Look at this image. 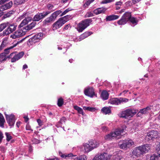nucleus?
<instances>
[{
    "mask_svg": "<svg viewBox=\"0 0 160 160\" xmlns=\"http://www.w3.org/2000/svg\"><path fill=\"white\" fill-rule=\"evenodd\" d=\"M86 38L85 37V36L83 35V34H82L80 36L79 41L82 40Z\"/></svg>",
    "mask_w": 160,
    "mask_h": 160,
    "instance_id": "nucleus-60",
    "label": "nucleus"
},
{
    "mask_svg": "<svg viewBox=\"0 0 160 160\" xmlns=\"http://www.w3.org/2000/svg\"><path fill=\"white\" fill-rule=\"evenodd\" d=\"M95 0H88L84 4V5H86L87 6H88L90 5V4L93 2Z\"/></svg>",
    "mask_w": 160,
    "mask_h": 160,
    "instance_id": "nucleus-55",
    "label": "nucleus"
},
{
    "mask_svg": "<svg viewBox=\"0 0 160 160\" xmlns=\"http://www.w3.org/2000/svg\"><path fill=\"white\" fill-rule=\"evenodd\" d=\"M143 154L148 152L150 149V146L149 144H145L143 145L139 146Z\"/></svg>",
    "mask_w": 160,
    "mask_h": 160,
    "instance_id": "nucleus-18",
    "label": "nucleus"
},
{
    "mask_svg": "<svg viewBox=\"0 0 160 160\" xmlns=\"http://www.w3.org/2000/svg\"><path fill=\"white\" fill-rule=\"evenodd\" d=\"M128 21L122 17L121 19L118 21V23L120 25H124Z\"/></svg>",
    "mask_w": 160,
    "mask_h": 160,
    "instance_id": "nucleus-34",
    "label": "nucleus"
},
{
    "mask_svg": "<svg viewBox=\"0 0 160 160\" xmlns=\"http://www.w3.org/2000/svg\"><path fill=\"white\" fill-rule=\"evenodd\" d=\"M26 34V31H25L22 28L18 29L16 31L14 32L12 34L10 35V38L15 39L22 36Z\"/></svg>",
    "mask_w": 160,
    "mask_h": 160,
    "instance_id": "nucleus-9",
    "label": "nucleus"
},
{
    "mask_svg": "<svg viewBox=\"0 0 160 160\" xmlns=\"http://www.w3.org/2000/svg\"><path fill=\"white\" fill-rule=\"evenodd\" d=\"M26 130H31L32 131H33V130L31 129L30 126L28 124H27V125L26 126Z\"/></svg>",
    "mask_w": 160,
    "mask_h": 160,
    "instance_id": "nucleus-57",
    "label": "nucleus"
},
{
    "mask_svg": "<svg viewBox=\"0 0 160 160\" xmlns=\"http://www.w3.org/2000/svg\"><path fill=\"white\" fill-rule=\"evenodd\" d=\"M107 9L104 7L98 8L93 11V13L96 15H98L101 13H104Z\"/></svg>",
    "mask_w": 160,
    "mask_h": 160,
    "instance_id": "nucleus-19",
    "label": "nucleus"
},
{
    "mask_svg": "<svg viewBox=\"0 0 160 160\" xmlns=\"http://www.w3.org/2000/svg\"><path fill=\"white\" fill-rule=\"evenodd\" d=\"M119 16L116 15H111L107 16L106 18V21H111L118 19Z\"/></svg>",
    "mask_w": 160,
    "mask_h": 160,
    "instance_id": "nucleus-24",
    "label": "nucleus"
},
{
    "mask_svg": "<svg viewBox=\"0 0 160 160\" xmlns=\"http://www.w3.org/2000/svg\"><path fill=\"white\" fill-rule=\"evenodd\" d=\"M83 108L84 110H87L88 111L91 112L94 111L95 110L94 108L90 107H89L84 106L83 107Z\"/></svg>",
    "mask_w": 160,
    "mask_h": 160,
    "instance_id": "nucleus-40",
    "label": "nucleus"
},
{
    "mask_svg": "<svg viewBox=\"0 0 160 160\" xmlns=\"http://www.w3.org/2000/svg\"><path fill=\"white\" fill-rule=\"evenodd\" d=\"M5 115L8 123L10 126H13L15 121L14 115L11 114L10 115H8L5 113Z\"/></svg>",
    "mask_w": 160,
    "mask_h": 160,
    "instance_id": "nucleus-12",
    "label": "nucleus"
},
{
    "mask_svg": "<svg viewBox=\"0 0 160 160\" xmlns=\"http://www.w3.org/2000/svg\"><path fill=\"white\" fill-rule=\"evenodd\" d=\"M38 40L37 38V37L34 35L32 38H30L29 39L28 41L29 42L35 43Z\"/></svg>",
    "mask_w": 160,
    "mask_h": 160,
    "instance_id": "nucleus-37",
    "label": "nucleus"
},
{
    "mask_svg": "<svg viewBox=\"0 0 160 160\" xmlns=\"http://www.w3.org/2000/svg\"><path fill=\"white\" fill-rule=\"evenodd\" d=\"M38 40H39L41 39L42 37V36L43 34L42 33H39L35 35Z\"/></svg>",
    "mask_w": 160,
    "mask_h": 160,
    "instance_id": "nucleus-49",
    "label": "nucleus"
},
{
    "mask_svg": "<svg viewBox=\"0 0 160 160\" xmlns=\"http://www.w3.org/2000/svg\"><path fill=\"white\" fill-rule=\"evenodd\" d=\"M89 144L92 150L98 147L99 145L98 142L96 140H93L89 141Z\"/></svg>",
    "mask_w": 160,
    "mask_h": 160,
    "instance_id": "nucleus-20",
    "label": "nucleus"
},
{
    "mask_svg": "<svg viewBox=\"0 0 160 160\" xmlns=\"http://www.w3.org/2000/svg\"><path fill=\"white\" fill-rule=\"evenodd\" d=\"M5 120L2 115L0 113V126L2 127H4V123Z\"/></svg>",
    "mask_w": 160,
    "mask_h": 160,
    "instance_id": "nucleus-32",
    "label": "nucleus"
},
{
    "mask_svg": "<svg viewBox=\"0 0 160 160\" xmlns=\"http://www.w3.org/2000/svg\"><path fill=\"white\" fill-rule=\"evenodd\" d=\"M65 23V21H62L61 18H60L56 22L53 24V29H56L60 28L63 24Z\"/></svg>",
    "mask_w": 160,
    "mask_h": 160,
    "instance_id": "nucleus-15",
    "label": "nucleus"
},
{
    "mask_svg": "<svg viewBox=\"0 0 160 160\" xmlns=\"http://www.w3.org/2000/svg\"><path fill=\"white\" fill-rule=\"evenodd\" d=\"M5 135L6 136V140L7 141H9L12 138V137L10 134L8 132H6Z\"/></svg>",
    "mask_w": 160,
    "mask_h": 160,
    "instance_id": "nucleus-46",
    "label": "nucleus"
},
{
    "mask_svg": "<svg viewBox=\"0 0 160 160\" xmlns=\"http://www.w3.org/2000/svg\"><path fill=\"white\" fill-rule=\"evenodd\" d=\"M32 19L31 17H28L24 19L21 22L19 26L22 27L23 26L27 24Z\"/></svg>",
    "mask_w": 160,
    "mask_h": 160,
    "instance_id": "nucleus-25",
    "label": "nucleus"
},
{
    "mask_svg": "<svg viewBox=\"0 0 160 160\" xmlns=\"http://www.w3.org/2000/svg\"><path fill=\"white\" fill-rule=\"evenodd\" d=\"M72 9H71L70 8H69L68 9H66L62 13V14L60 15L61 16H62L65 14H66L67 12H68L69 11L72 10Z\"/></svg>",
    "mask_w": 160,
    "mask_h": 160,
    "instance_id": "nucleus-51",
    "label": "nucleus"
},
{
    "mask_svg": "<svg viewBox=\"0 0 160 160\" xmlns=\"http://www.w3.org/2000/svg\"><path fill=\"white\" fill-rule=\"evenodd\" d=\"M37 122L38 124V125L40 126H41L42 124H43V122H42L41 121V120H40V119H38L37 120Z\"/></svg>",
    "mask_w": 160,
    "mask_h": 160,
    "instance_id": "nucleus-56",
    "label": "nucleus"
},
{
    "mask_svg": "<svg viewBox=\"0 0 160 160\" xmlns=\"http://www.w3.org/2000/svg\"><path fill=\"white\" fill-rule=\"evenodd\" d=\"M12 5V1L6 4L0 6V12H2L5 10L10 8Z\"/></svg>",
    "mask_w": 160,
    "mask_h": 160,
    "instance_id": "nucleus-16",
    "label": "nucleus"
},
{
    "mask_svg": "<svg viewBox=\"0 0 160 160\" xmlns=\"http://www.w3.org/2000/svg\"><path fill=\"white\" fill-rule=\"evenodd\" d=\"M158 137V133L157 131H152L147 134L146 136V140L149 141L150 140H154V139Z\"/></svg>",
    "mask_w": 160,
    "mask_h": 160,
    "instance_id": "nucleus-8",
    "label": "nucleus"
},
{
    "mask_svg": "<svg viewBox=\"0 0 160 160\" xmlns=\"http://www.w3.org/2000/svg\"><path fill=\"white\" fill-rule=\"evenodd\" d=\"M92 21L90 18L85 19L79 23L78 25L77 30L79 32H82L89 25L90 23Z\"/></svg>",
    "mask_w": 160,
    "mask_h": 160,
    "instance_id": "nucleus-5",
    "label": "nucleus"
},
{
    "mask_svg": "<svg viewBox=\"0 0 160 160\" xmlns=\"http://www.w3.org/2000/svg\"><path fill=\"white\" fill-rule=\"evenodd\" d=\"M137 112V110H135L128 109L121 112L119 116L121 118H128L132 117Z\"/></svg>",
    "mask_w": 160,
    "mask_h": 160,
    "instance_id": "nucleus-4",
    "label": "nucleus"
},
{
    "mask_svg": "<svg viewBox=\"0 0 160 160\" xmlns=\"http://www.w3.org/2000/svg\"><path fill=\"white\" fill-rule=\"evenodd\" d=\"M94 16L93 13L90 12H88L85 15V18H88L92 17Z\"/></svg>",
    "mask_w": 160,
    "mask_h": 160,
    "instance_id": "nucleus-48",
    "label": "nucleus"
},
{
    "mask_svg": "<svg viewBox=\"0 0 160 160\" xmlns=\"http://www.w3.org/2000/svg\"><path fill=\"white\" fill-rule=\"evenodd\" d=\"M119 99L117 98H112L110 99L109 102L112 104H114L115 105H118L120 104Z\"/></svg>",
    "mask_w": 160,
    "mask_h": 160,
    "instance_id": "nucleus-27",
    "label": "nucleus"
},
{
    "mask_svg": "<svg viewBox=\"0 0 160 160\" xmlns=\"http://www.w3.org/2000/svg\"><path fill=\"white\" fill-rule=\"evenodd\" d=\"M108 94L106 91H103L102 92L101 97L103 100H106L108 99Z\"/></svg>",
    "mask_w": 160,
    "mask_h": 160,
    "instance_id": "nucleus-26",
    "label": "nucleus"
},
{
    "mask_svg": "<svg viewBox=\"0 0 160 160\" xmlns=\"http://www.w3.org/2000/svg\"><path fill=\"white\" fill-rule=\"evenodd\" d=\"M14 12L12 10L9 11L4 15L2 17V19H4L7 18H8L10 17L11 15L14 14Z\"/></svg>",
    "mask_w": 160,
    "mask_h": 160,
    "instance_id": "nucleus-31",
    "label": "nucleus"
},
{
    "mask_svg": "<svg viewBox=\"0 0 160 160\" xmlns=\"http://www.w3.org/2000/svg\"><path fill=\"white\" fill-rule=\"evenodd\" d=\"M123 131V129L121 130L117 129L114 132L106 135L105 137V139L107 140H111L113 139H118L121 138Z\"/></svg>",
    "mask_w": 160,
    "mask_h": 160,
    "instance_id": "nucleus-2",
    "label": "nucleus"
},
{
    "mask_svg": "<svg viewBox=\"0 0 160 160\" xmlns=\"http://www.w3.org/2000/svg\"><path fill=\"white\" fill-rule=\"evenodd\" d=\"M50 13V12L49 11H46L41 13H38L34 17L33 20L34 21H38Z\"/></svg>",
    "mask_w": 160,
    "mask_h": 160,
    "instance_id": "nucleus-10",
    "label": "nucleus"
},
{
    "mask_svg": "<svg viewBox=\"0 0 160 160\" xmlns=\"http://www.w3.org/2000/svg\"><path fill=\"white\" fill-rule=\"evenodd\" d=\"M159 107L158 105H156L155 106H153L152 104H151L146 108L140 109L138 113V114L140 113L142 114L150 113L154 111L159 110Z\"/></svg>",
    "mask_w": 160,
    "mask_h": 160,
    "instance_id": "nucleus-3",
    "label": "nucleus"
},
{
    "mask_svg": "<svg viewBox=\"0 0 160 160\" xmlns=\"http://www.w3.org/2000/svg\"><path fill=\"white\" fill-rule=\"evenodd\" d=\"M115 0H104L101 2V4H106L114 2Z\"/></svg>",
    "mask_w": 160,
    "mask_h": 160,
    "instance_id": "nucleus-50",
    "label": "nucleus"
},
{
    "mask_svg": "<svg viewBox=\"0 0 160 160\" xmlns=\"http://www.w3.org/2000/svg\"><path fill=\"white\" fill-rule=\"evenodd\" d=\"M129 21H130V22H131L132 23L136 24H137V22L138 21L137 20L136 18L131 17Z\"/></svg>",
    "mask_w": 160,
    "mask_h": 160,
    "instance_id": "nucleus-45",
    "label": "nucleus"
},
{
    "mask_svg": "<svg viewBox=\"0 0 160 160\" xmlns=\"http://www.w3.org/2000/svg\"><path fill=\"white\" fill-rule=\"evenodd\" d=\"M63 103V99L62 98H60L58 99V101L57 104L58 106L60 107L62 106Z\"/></svg>",
    "mask_w": 160,
    "mask_h": 160,
    "instance_id": "nucleus-41",
    "label": "nucleus"
},
{
    "mask_svg": "<svg viewBox=\"0 0 160 160\" xmlns=\"http://www.w3.org/2000/svg\"><path fill=\"white\" fill-rule=\"evenodd\" d=\"M3 53L0 54V63L2 62L5 61L7 58L6 56Z\"/></svg>",
    "mask_w": 160,
    "mask_h": 160,
    "instance_id": "nucleus-36",
    "label": "nucleus"
},
{
    "mask_svg": "<svg viewBox=\"0 0 160 160\" xmlns=\"http://www.w3.org/2000/svg\"><path fill=\"white\" fill-rule=\"evenodd\" d=\"M71 16L70 15H67L64 17H63L62 18H61V19H62V21L63 20L65 21V23L67 22L71 18Z\"/></svg>",
    "mask_w": 160,
    "mask_h": 160,
    "instance_id": "nucleus-43",
    "label": "nucleus"
},
{
    "mask_svg": "<svg viewBox=\"0 0 160 160\" xmlns=\"http://www.w3.org/2000/svg\"><path fill=\"white\" fill-rule=\"evenodd\" d=\"M157 154L151 156L149 160H160V149L157 146L156 147Z\"/></svg>",
    "mask_w": 160,
    "mask_h": 160,
    "instance_id": "nucleus-14",
    "label": "nucleus"
},
{
    "mask_svg": "<svg viewBox=\"0 0 160 160\" xmlns=\"http://www.w3.org/2000/svg\"><path fill=\"white\" fill-rule=\"evenodd\" d=\"M122 4V2L121 1L117 2L115 3L116 6H121Z\"/></svg>",
    "mask_w": 160,
    "mask_h": 160,
    "instance_id": "nucleus-59",
    "label": "nucleus"
},
{
    "mask_svg": "<svg viewBox=\"0 0 160 160\" xmlns=\"http://www.w3.org/2000/svg\"><path fill=\"white\" fill-rule=\"evenodd\" d=\"M87 157L85 155H82L74 159V160H87Z\"/></svg>",
    "mask_w": 160,
    "mask_h": 160,
    "instance_id": "nucleus-42",
    "label": "nucleus"
},
{
    "mask_svg": "<svg viewBox=\"0 0 160 160\" xmlns=\"http://www.w3.org/2000/svg\"><path fill=\"white\" fill-rule=\"evenodd\" d=\"M17 52H13L12 53L7 57L11 58V61L12 62H15L22 58L24 55L23 52H21L17 53Z\"/></svg>",
    "mask_w": 160,
    "mask_h": 160,
    "instance_id": "nucleus-6",
    "label": "nucleus"
},
{
    "mask_svg": "<svg viewBox=\"0 0 160 160\" xmlns=\"http://www.w3.org/2000/svg\"><path fill=\"white\" fill-rule=\"evenodd\" d=\"M84 94L92 98L95 95L94 90L93 88L88 87L84 89Z\"/></svg>",
    "mask_w": 160,
    "mask_h": 160,
    "instance_id": "nucleus-13",
    "label": "nucleus"
},
{
    "mask_svg": "<svg viewBox=\"0 0 160 160\" xmlns=\"http://www.w3.org/2000/svg\"><path fill=\"white\" fill-rule=\"evenodd\" d=\"M62 12L60 10H58L52 14L51 15L55 20L56 18Z\"/></svg>",
    "mask_w": 160,
    "mask_h": 160,
    "instance_id": "nucleus-35",
    "label": "nucleus"
},
{
    "mask_svg": "<svg viewBox=\"0 0 160 160\" xmlns=\"http://www.w3.org/2000/svg\"><path fill=\"white\" fill-rule=\"evenodd\" d=\"M92 33L91 32H86L83 33V35L85 36L86 38L91 35Z\"/></svg>",
    "mask_w": 160,
    "mask_h": 160,
    "instance_id": "nucleus-53",
    "label": "nucleus"
},
{
    "mask_svg": "<svg viewBox=\"0 0 160 160\" xmlns=\"http://www.w3.org/2000/svg\"><path fill=\"white\" fill-rule=\"evenodd\" d=\"M53 6L51 4H48L47 5L48 9V10H50V11H49V12H50V13L52 11H53L54 10V9H53Z\"/></svg>",
    "mask_w": 160,
    "mask_h": 160,
    "instance_id": "nucleus-44",
    "label": "nucleus"
},
{
    "mask_svg": "<svg viewBox=\"0 0 160 160\" xmlns=\"http://www.w3.org/2000/svg\"><path fill=\"white\" fill-rule=\"evenodd\" d=\"M3 138V134L2 132H0V143L2 142Z\"/></svg>",
    "mask_w": 160,
    "mask_h": 160,
    "instance_id": "nucleus-61",
    "label": "nucleus"
},
{
    "mask_svg": "<svg viewBox=\"0 0 160 160\" xmlns=\"http://www.w3.org/2000/svg\"><path fill=\"white\" fill-rule=\"evenodd\" d=\"M120 104H121L123 102H127L128 101V99L125 98H120L119 99Z\"/></svg>",
    "mask_w": 160,
    "mask_h": 160,
    "instance_id": "nucleus-47",
    "label": "nucleus"
},
{
    "mask_svg": "<svg viewBox=\"0 0 160 160\" xmlns=\"http://www.w3.org/2000/svg\"><path fill=\"white\" fill-rule=\"evenodd\" d=\"M32 141L33 143L35 144L39 143L40 142L36 138H33L32 140Z\"/></svg>",
    "mask_w": 160,
    "mask_h": 160,
    "instance_id": "nucleus-54",
    "label": "nucleus"
},
{
    "mask_svg": "<svg viewBox=\"0 0 160 160\" xmlns=\"http://www.w3.org/2000/svg\"><path fill=\"white\" fill-rule=\"evenodd\" d=\"M5 46V44L4 43V42L3 41L0 46V51L2 50L3 48Z\"/></svg>",
    "mask_w": 160,
    "mask_h": 160,
    "instance_id": "nucleus-58",
    "label": "nucleus"
},
{
    "mask_svg": "<svg viewBox=\"0 0 160 160\" xmlns=\"http://www.w3.org/2000/svg\"><path fill=\"white\" fill-rule=\"evenodd\" d=\"M26 0H14V4L17 5H21L24 3Z\"/></svg>",
    "mask_w": 160,
    "mask_h": 160,
    "instance_id": "nucleus-38",
    "label": "nucleus"
},
{
    "mask_svg": "<svg viewBox=\"0 0 160 160\" xmlns=\"http://www.w3.org/2000/svg\"><path fill=\"white\" fill-rule=\"evenodd\" d=\"M36 22H33L30 24L22 27V28L24 30L26 31V33L27 31H29L34 27L36 25Z\"/></svg>",
    "mask_w": 160,
    "mask_h": 160,
    "instance_id": "nucleus-21",
    "label": "nucleus"
},
{
    "mask_svg": "<svg viewBox=\"0 0 160 160\" xmlns=\"http://www.w3.org/2000/svg\"><path fill=\"white\" fill-rule=\"evenodd\" d=\"M132 154L133 155L137 157L143 154L139 146L137 147L134 149L132 152Z\"/></svg>",
    "mask_w": 160,
    "mask_h": 160,
    "instance_id": "nucleus-17",
    "label": "nucleus"
},
{
    "mask_svg": "<svg viewBox=\"0 0 160 160\" xmlns=\"http://www.w3.org/2000/svg\"><path fill=\"white\" fill-rule=\"evenodd\" d=\"M134 144V142L131 139L125 140L123 141L122 144L119 145L120 148L127 150Z\"/></svg>",
    "mask_w": 160,
    "mask_h": 160,
    "instance_id": "nucleus-7",
    "label": "nucleus"
},
{
    "mask_svg": "<svg viewBox=\"0 0 160 160\" xmlns=\"http://www.w3.org/2000/svg\"><path fill=\"white\" fill-rule=\"evenodd\" d=\"M15 46H11L8 48H7L4 50V52L2 53H4V54L6 55H6L8 54L10 52V50L12 49Z\"/></svg>",
    "mask_w": 160,
    "mask_h": 160,
    "instance_id": "nucleus-39",
    "label": "nucleus"
},
{
    "mask_svg": "<svg viewBox=\"0 0 160 160\" xmlns=\"http://www.w3.org/2000/svg\"><path fill=\"white\" fill-rule=\"evenodd\" d=\"M74 108L77 111L78 113L82 114V115H84V113L82 108L77 106H74Z\"/></svg>",
    "mask_w": 160,
    "mask_h": 160,
    "instance_id": "nucleus-33",
    "label": "nucleus"
},
{
    "mask_svg": "<svg viewBox=\"0 0 160 160\" xmlns=\"http://www.w3.org/2000/svg\"><path fill=\"white\" fill-rule=\"evenodd\" d=\"M101 111L105 114H109L111 112L110 108L109 107H104L102 109Z\"/></svg>",
    "mask_w": 160,
    "mask_h": 160,
    "instance_id": "nucleus-29",
    "label": "nucleus"
},
{
    "mask_svg": "<svg viewBox=\"0 0 160 160\" xmlns=\"http://www.w3.org/2000/svg\"><path fill=\"white\" fill-rule=\"evenodd\" d=\"M47 160H59V159L56 158H48Z\"/></svg>",
    "mask_w": 160,
    "mask_h": 160,
    "instance_id": "nucleus-64",
    "label": "nucleus"
},
{
    "mask_svg": "<svg viewBox=\"0 0 160 160\" xmlns=\"http://www.w3.org/2000/svg\"><path fill=\"white\" fill-rule=\"evenodd\" d=\"M111 156L107 153H102L98 156H96L92 160H110Z\"/></svg>",
    "mask_w": 160,
    "mask_h": 160,
    "instance_id": "nucleus-11",
    "label": "nucleus"
},
{
    "mask_svg": "<svg viewBox=\"0 0 160 160\" xmlns=\"http://www.w3.org/2000/svg\"><path fill=\"white\" fill-rule=\"evenodd\" d=\"M84 148L83 150L84 152H88L91 151L92 149L91 148V147L90 146L89 143H84L83 144V146L82 147V149Z\"/></svg>",
    "mask_w": 160,
    "mask_h": 160,
    "instance_id": "nucleus-23",
    "label": "nucleus"
},
{
    "mask_svg": "<svg viewBox=\"0 0 160 160\" xmlns=\"http://www.w3.org/2000/svg\"><path fill=\"white\" fill-rule=\"evenodd\" d=\"M122 17L128 22L130 19L131 17V13L130 12H126L123 15Z\"/></svg>",
    "mask_w": 160,
    "mask_h": 160,
    "instance_id": "nucleus-28",
    "label": "nucleus"
},
{
    "mask_svg": "<svg viewBox=\"0 0 160 160\" xmlns=\"http://www.w3.org/2000/svg\"><path fill=\"white\" fill-rule=\"evenodd\" d=\"M17 26L16 24L15 23H3L0 24V32L7 27V29L3 31L2 34L3 36H6L14 31L16 30Z\"/></svg>",
    "mask_w": 160,
    "mask_h": 160,
    "instance_id": "nucleus-1",
    "label": "nucleus"
},
{
    "mask_svg": "<svg viewBox=\"0 0 160 160\" xmlns=\"http://www.w3.org/2000/svg\"><path fill=\"white\" fill-rule=\"evenodd\" d=\"M121 158L118 156H114L112 157L111 160H120Z\"/></svg>",
    "mask_w": 160,
    "mask_h": 160,
    "instance_id": "nucleus-52",
    "label": "nucleus"
},
{
    "mask_svg": "<svg viewBox=\"0 0 160 160\" xmlns=\"http://www.w3.org/2000/svg\"><path fill=\"white\" fill-rule=\"evenodd\" d=\"M54 20V19L51 15L50 17L46 18L43 22L44 25H48Z\"/></svg>",
    "mask_w": 160,
    "mask_h": 160,
    "instance_id": "nucleus-22",
    "label": "nucleus"
},
{
    "mask_svg": "<svg viewBox=\"0 0 160 160\" xmlns=\"http://www.w3.org/2000/svg\"><path fill=\"white\" fill-rule=\"evenodd\" d=\"M102 129V131H103L104 132H105L107 131L108 130V128L106 127L105 126H103L101 128Z\"/></svg>",
    "mask_w": 160,
    "mask_h": 160,
    "instance_id": "nucleus-63",
    "label": "nucleus"
},
{
    "mask_svg": "<svg viewBox=\"0 0 160 160\" xmlns=\"http://www.w3.org/2000/svg\"><path fill=\"white\" fill-rule=\"evenodd\" d=\"M141 0H132V3L133 4H135L140 1Z\"/></svg>",
    "mask_w": 160,
    "mask_h": 160,
    "instance_id": "nucleus-62",
    "label": "nucleus"
},
{
    "mask_svg": "<svg viewBox=\"0 0 160 160\" xmlns=\"http://www.w3.org/2000/svg\"><path fill=\"white\" fill-rule=\"evenodd\" d=\"M66 121V118L65 117H62L61 118L60 121L58 122V123L56 125V126L58 128L61 127L62 124L63 123H65Z\"/></svg>",
    "mask_w": 160,
    "mask_h": 160,
    "instance_id": "nucleus-30",
    "label": "nucleus"
}]
</instances>
